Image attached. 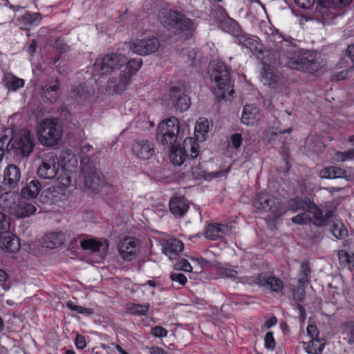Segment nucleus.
Segmentation results:
<instances>
[{"instance_id":"1","label":"nucleus","mask_w":354,"mask_h":354,"mask_svg":"<svg viewBox=\"0 0 354 354\" xmlns=\"http://www.w3.org/2000/svg\"><path fill=\"white\" fill-rule=\"evenodd\" d=\"M267 48L271 57L268 59L270 64L276 62L282 66L291 68L295 65L301 55L297 46L288 40L272 33L267 37Z\"/></svg>"},{"instance_id":"2","label":"nucleus","mask_w":354,"mask_h":354,"mask_svg":"<svg viewBox=\"0 0 354 354\" xmlns=\"http://www.w3.org/2000/svg\"><path fill=\"white\" fill-rule=\"evenodd\" d=\"M158 21L169 31L181 35L186 39L191 37L196 28V23L182 12L169 8L158 12Z\"/></svg>"},{"instance_id":"3","label":"nucleus","mask_w":354,"mask_h":354,"mask_svg":"<svg viewBox=\"0 0 354 354\" xmlns=\"http://www.w3.org/2000/svg\"><path fill=\"white\" fill-rule=\"evenodd\" d=\"M296 207L294 211L301 209L303 212L299 213L292 218V221L297 225H306L311 222L316 226H325L329 223V219L334 216V210H326L325 215L323 211L314 203V201H294Z\"/></svg>"},{"instance_id":"4","label":"nucleus","mask_w":354,"mask_h":354,"mask_svg":"<svg viewBox=\"0 0 354 354\" xmlns=\"http://www.w3.org/2000/svg\"><path fill=\"white\" fill-rule=\"evenodd\" d=\"M84 176V185L91 193L106 195L109 192H115L117 189L106 182L102 172L92 164L84 165L82 168Z\"/></svg>"},{"instance_id":"5","label":"nucleus","mask_w":354,"mask_h":354,"mask_svg":"<svg viewBox=\"0 0 354 354\" xmlns=\"http://www.w3.org/2000/svg\"><path fill=\"white\" fill-rule=\"evenodd\" d=\"M37 134L41 145L53 147L58 143L62 136V128L57 118H46L38 122Z\"/></svg>"},{"instance_id":"6","label":"nucleus","mask_w":354,"mask_h":354,"mask_svg":"<svg viewBox=\"0 0 354 354\" xmlns=\"http://www.w3.org/2000/svg\"><path fill=\"white\" fill-rule=\"evenodd\" d=\"M217 88L215 94L221 99H226L234 93L233 82L232 81L230 68L223 62H217L214 66L211 74Z\"/></svg>"},{"instance_id":"7","label":"nucleus","mask_w":354,"mask_h":354,"mask_svg":"<svg viewBox=\"0 0 354 354\" xmlns=\"http://www.w3.org/2000/svg\"><path fill=\"white\" fill-rule=\"evenodd\" d=\"M182 140L180 122L176 118L170 117L158 124L156 133V140L158 143L169 147Z\"/></svg>"},{"instance_id":"8","label":"nucleus","mask_w":354,"mask_h":354,"mask_svg":"<svg viewBox=\"0 0 354 354\" xmlns=\"http://www.w3.org/2000/svg\"><path fill=\"white\" fill-rule=\"evenodd\" d=\"M127 63V57L121 53H111L101 59H97L93 65V72L98 75L111 74Z\"/></svg>"},{"instance_id":"9","label":"nucleus","mask_w":354,"mask_h":354,"mask_svg":"<svg viewBox=\"0 0 354 354\" xmlns=\"http://www.w3.org/2000/svg\"><path fill=\"white\" fill-rule=\"evenodd\" d=\"M34 147V136L28 131L21 132L19 136L13 140L11 145L14 155L19 158L30 156Z\"/></svg>"},{"instance_id":"10","label":"nucleus","mask_w":354,"mask_h":354,"mask_svg":"<svg viewBox=\"0 0 354 354\" xmlns=\"http://www.w3.org/2000/svg\"><path fill=\"white\" fill-rule=\"evenodd\" d=\"M59 169V160L57 153L49 152L46 153L43 158L41 164L37 170L39 177L44 179L55 178Z\"/></svg>"},{"instance_id":"11","label":"nucleus","mask_w":354,"mask_h":354,"mask_svg":"<svg viewBox=\"0 0 354 354\" xmlns=\"http://www.w3.org/2000/svg\"><path fill=\"white\" fill-rule=\"evenodd\" d=\"M3 203H0L3 210L15 214L18 218L27 217L34 214L37 209L36 207L26 201H2Z\"/></svg>"},{"instance_id":"12","label":"nucleus","mask_w":354,"mask_h":354,"mask_svg":"<svg viewBox=\"0 0 354 354\" xmlns=\"http://www.w3.org/2000/svg\"><path fill=\"white\" fill-rule=\"evenodd\" d=\"M235 42L249 49L258 59H265V51L257 37L249 35L243 30L234 37Z\"/></svg>"},{"instance_id":"13","label":"nucleus","mask_w":354,"mask_h":354,"mask_svg":"<svg viewBox=\"0 0 354 354\" xmlns=\"http://www.w3.org/2000/svg\"><path fill=\"white\" fill-rule=\"evenodd\" d=\"M159 46V40L156 37L136 39L130 41V48L134 53L140 55H147L153 53Z\"/></svg>"},{"instance_id":"14","label":"nucleus","mask_w":354,"mask_h":354,"mask_svg":"<svg viewBox=\"0 0 354 354\" xmlns=\"http://www.w3.org/2000/svg\"><path fill=\"white\" fill-rule=\"evenodd\" d=\"M252 206L257 210L269 213L271 218H277L286 212V208L279 201H252Z\"/></svg>"},{"instance_id":"15","label":"nucleus","mask_w":354,"mask_h":354,"mask_svg":"<svg viewBox=\"0 0 354 354\" xmlns=\"http://www.w3.org/2000/svg\"><path fill=\"white\" fill-rule=\"evenodd\" d=\"M170 101L175 109L183 112L190 107L191 100L178 85H174L170 87Z\"/></svg>"},{"instance_id":"16","label":"nucleus","mask_w":354,"mask_h":354,"mask_svg":"<svg viewBox=\"0 0 354 354\" xmlns=\"http://www.w3.org/2000/svg\"><path fill=\"white\" fill-rule=\"evenodd\" d=\"M131 75L127 71H122L118 80L109 79L107 82L106 90L109 93L121 94L131 83Z\"/></svg>"},{"instance_id":"17","label":"nucleus","mask_w":354,"mask_h":354,"mask_svg":"<svg viewBox=\"0 0 354 354\" xmlns=\"http://www.w3.org/2000/svg\"><path fill=\"white\" fill-rule=\"evenodd\" d=\"M138 247V241L132 237L122 239L118 245L119 254L125 261H131L135 258Z\"/></svg>"},{"instance_id":"18","label":"nucleus","mask_w":354,"mask_h":354,"mask_svg":"<svg viewBox=\"0 0 354 354\" xmlns=\"http://www.w3.org/2000/svg\"><path fill=\"white\" fill-rule=\"evenodd\" d=\"M320 67L321 64L317 60L312 57L311 55L308 57L306 54L299 56L296 64H292L291 66L292 69L303 71L309 73H316Z\"/></svg>"},{"instance_id":"19","label":"nucleus","mask_w":354,"mask_h":354,"mask_svg":"<svg viewBox=\"0 0 354 354\" xmlns=\"http://www.w3.org/2000/svg\"><path fill=\"white\" fill-rule=\"evenodd\" d=\"M132 151L138 158L148 160L154 154V148L148 140H138L133 142Z\"/></svg>"},{"instance_id":"20","label":"nucleus","mask_w":354,"mask_h":354,"mask_svg":"<svg viewBox=\"0 0 354 354\" xmlns=\"http://www.w3.org/2000/svg\"><path fill=\"white\" fill-rule=\"evenodd\" d=\"M256 280L258 284L270 290L271 292L279 293L283 288V281L273 275L261 273L257 277Z\"/></svg>"},{"instance_id":"21","label":"nucleus","mask_w":354,"mask_h":354,"mask_svg":"<svg viewBox=\"0 0 354 354\" xmlns=\"http://www.w3.org/2000/svg\"><path fill=\"white\" fill-rule=\"evenodd\" d=\"M82 248L84 250H90L92 252H97L100 258L103 259L107 252L109 243L106 240L95 241L93 239H83L80 242Z\"/></svg>"},{"instance_id":"22","label":"nucleus","mask_w":354,"mask_h":354,"mask_svg":"<svg viewBox=\"0 0 354 354\" xmlns=\"http://www.w3.org/2000/svg\"><path fill=\"white\" fill-rule=\"evenodd\" d=\"M352 0H317V5L315 8V15L317 17H321L323 21L328 19L329 6L333 3L337 6H344L351 2Z\"/></svg>"},{"instance_id":"23","label":"nucleus","mask_w":354,"mask_h":354,"mask_svg":"<svg viewBox=\"0 0 354 354\" xmlns=\"http://www.w3.org/2000/svg\"><path fill=\"white\" fill-rule=\"evenodd\" d=\"M232 227L225 224L218 223L207 225L205 229V237L211 240H217L231 232Z\"/></svg>"},{"instance_id":"24","label":"nucleus","mask_w":354,"mask_h":354,"mask_svg":"<svg viewBox=\"0 0 354 354\" xmlns=\"http://www.w3.org/2000/svg\"><path fill=\"white\" fill-rule=\"evenodd\" d=\"M0 247L8 252H17L20 248L19 239L9 231L0 235Z\"/></svg>"},{"instance_id":"25","label":"nucleus","mask_w":354,"mask_h":354,"mask_svg":"<svg viewBox=\"0 0 354 354\" xmlns=\"http://www.w3.org/2000/svg\"><path fill=\"white\" fill-rule=\"evenodd\" d=\"M180 143L181 141H179L175 145L168 147L169 148V159L174 165L177 166L182 165L189 158L186 150L181 147Z\"/></svg>"},{"instance_id":"26","label":"nucleus","mask_w":354,"mask_h":354,"mask_svg":"<svg viewBox=\"0 0 354 354\" xmlns=\"http://www.w3.org/2000/svg\"><path fill=\"white\" fill-rule=\"evenodd\" d=\"M4 185L9 187L10 189L15 188L18 184L21 172L18 167L15 165H9L4 171Z\"/></svg>"},{"instance_id":"27","label":"nucleus","mask_w":354,"mask_h":354,"mask_svg":"<svg viewBox=\"0 0 354 354\" xmlns=\"http://www.w3.org/2000/svg\"><path fill=\"white\" fill-rule=\"evenodd\" d=\"M319 175L321 178L329 179L345 178L349 180L351 178V175H348L346 170L337 166L325 167L320 171Z\"/></svg>"},{"instance_id":"28","label":"nucleus","mask_w":354,"mask_h":354,"mask_svg":"<svg viewBox=\"0 0 354 354\" xmlns=\"http://www.w3.org/2000/svg\"><path fill=\"white\" fill-rule=\"evenodd\" d=\"M65 241V236L62 232H52L43 237L42 245L44 248L54 249L61 246Z\"/></svg>"},{"instance_id":"29","label":"nucleus","mask_w":354,"mask_h":354,"mask_svg":"<svg viewBox=\"0 0 354 354\" xmlns=\"http://www.w3.org/2000/svg\"><path fill=\"white\" fill-rule=\"evenodd\" d=\"M183 247L184 245L181 241L177 239H170L165 243L162 250L170 259H173L172 255L178 254L183 250Z\"/></svg>"},{"instance_id":"30","label":"nucleus","mask_w":354,"mask_h":354,"mask_svg":"<svg viewBox=\"0 0 354 354\" xmlns=\"http://www.w3.org/2000/svg\"><path fill=\"white\" fill-rule=\"evenodd\" d=\"M259 109L253 104H246L243 107L241 122L246 125L254 124Z\"/></svg>"},{"instance_id":"31","label":"nucleus","mask_w":354,"mask_h":354,"mask_svg":"<svg viewBox=\"0 0 354 354\" xmlns=\"http://www.w3.org/2000/svg\"><path fill=\"white\" fill-rule=\"evenodd\" d=\"M169 207L175 216L182 217L187 212L189 205L187 201H169Z\"/></svg>"},{"instance_id":"32","label":"nucleus","mask_w":354,"mask_h":354,"mask_svg":"<svg viewBox=\"0 0 354 354\" xmlns=\"http://www.w3.org/2000/svg\"><path fill=\"white\" fill-rule=\"evenodd\" d=\"M219 26L223 30L231 34L234 37L242 30L237 21L230 17L223 19Z\"/></svg>"},{"instance_id":"33","label":"nucleus","mask_w":354,"mask_h":354,"mask_svg":"<svg viewBox=\"0 0 354 354\" xmlns=\"http://www.w3.org/2000/svg\"><path fill=\"white\" fill-rule=\"evenodd\" d=\"M41 190V183L37 180H31L25 187L21 189V197L26 199V196L32 199L35 198Z\"/></svg>"},{"instance_id":"34","label":"nucleus","mask_w":354,"mask_h":354,"mask_svg":"<svg viewBox=\"0 0 354 354\" xmlns=\"http://www.w3.org/2000/svg\"><path fill=\"white\" fill-rule=\"evenodd\" d=\"M192 176L195 180H209L212 179L213 178L217 176L218 175V173H214V172H207L205 170L203 169L201 165L200 164L197 165H193L192 167Z\"/></svg>"},{"instance_id":"35","label":"nucleus","mask_w":354,"mask_h":354,"mask_svg":"<svg viewBox=\"0 0 354 354\" xmlns=\"http://www.w3.org/2000/svg\"><path fill=\"white\" fill-rule=\"evenodd\" d=\"M325 344L326 342L323 338L311 339L305 350L308 354H322Z\"/></svg>"},{"instance_id":"36","label":"nucleus","mask_w":354,"mask_h":354,"mask_svg":"<svg viewBox=\"0 0 354 354\" xmlns=\"http://www.w3.org/2000/svg\"><path fill=\"white\" fill-rule=\"evenodd\" d=\"M265 64L263 67V73L262 74V80L265 84H268L270 86H274L277 83V76L270 69L269 64H266V62L268 61L265 57V59L262 60Z\"/></svg>"},{"instance_id":"37","label":"nucleus","mask_w":354,"mask_h":354,"mask_svg":"<svg viewBox=\"0 0 354 354\" xmlns=\"http://www.w3.org/2000/svg\"><path fill=\"white\" fill-rule=\"evenodd\" d=\"M41 19L40 13L26 12L20 19L21 24L25 26H35L39 24Z\"/></svg>"},{"instance_id":"38","label":"nucleus","mask_w":354,"mask_h":354,"mask_svg":"<svg viewBox=\"0 0 354 354\" xmlns=\"http://www.w3.org/2000/svg\"><path fill=\"white\" fill-rule=\"evenodd\" d=\"M330 230L333 236L339 239L348 235V230L340 220L333 221Z\"/></svg>"},{"instance_id":"39","label":"nucleus","mask_w":354,"mask_h":354,"mask_svg":"<svg viewBox=\"0 0 354 354\" xmlns=\"http://www.w3.org/2000/svg\"><path fill=\"white\" fill-rule=\"evenodd\" d=\"M338 258L341 265L348 267L350 270L354 268V254L341 250L338 251Z\"/></svg>"},{"instance_id":"40","label":"nucleus","mask_w":354,"mask_h":354,"mask_svg":"<svg viewBox=\"0 0 354 354\" xmlns=\"http://www.w3.org/2000/svg\"><path fill=\"white\" fill-rule=\"evenodd\" d=\"M128 310L132 315L142 316L146 315L149 310V304H138L131 303L128 306Z\"/></svg>"},{"instance_id":"41","label":"nucleus","mask_w":354,"mask_h":354,"mask_svg":"<svg viewBox=\"0 0 354 354\" xmlns=\"http://www.w3.org/2000/svg\"><path fill=\"white\" fill-rule=\"evenodd\" d=\"M127 68L124 71H127L128 75L133 77V75L140 68L142 64V60L140 58L127 59Z\"/></svg>"},{"instance_id":"42","label":"nucleus","mask_w":354,"mask_h":354,"mask_svg":"<svg viewBox=\"0 0 354 354\" xmlns=\"http://www.w3.org/2000/svg\"><path fill=\"white\" fill-rule=\"evenodd\" d=\"M209 131V123L207 120H203L200 122H198L195 127V136L198 138V133H200L202 134L203 140L205 139V134Z\"/></svg>"},{"instance_id":"43","label":"nucleus","mask_w":354,"mask_h":354,"mask_svg":"<svg viewBox=\"0 0 354 354\" xmlns=\"http://www.w3.org/2000/svg\"><path fill=\"white\" fill-rule=\"evenodd\" d=\"M10 229V219L4 213L0 212V235L8 232Z\"/></svg>"},{"instance_id":"44","label":"nucleus","mask_w":354,"mask_h":354,"mask_svg":"<svg viewBox=\"0 0 354 354\" xmlns=\"http://www.w3.org/2000/svg\"><path fill=\"white\" fill-rule=\"evenodd\" d=\"M24 82L22 79L17 78L15 76L7 80L6 86L9 89L16 90L24 86Z\"/></svg>"},{"instance_id":"45","label":"nucleus","mask_w":354,"mask_h":354,"mask_svg":"<svg viewBox=\"0 0 354 354\" xmlns=\"http://www.w3.org/2000/svg\"><path fill=\"white\" fill-rule=\"evenodd\" d=\"M175 269L185 272H192V267L189 261L185 259H179L175 263Z\"/></svg>"},{"instance_id":"46","label":"nucleus","mask_w":354,"mask_h":354,"mask_svg":"<svg viewBox=\"0 0 354 354\" xmlns=\"http://www.w3.org/2000/svg\"><path fill=\"white\" fill-rule=\"evenodd\" d=\"M337 160L346 161L354 158V149H349L346 151H338L335 153Z\"/></svg>"},{"instance_id":"47","label":"nucleus","mask_w":354,"mask_h":354,"mask_svg":"<svg viewBox=\"0 0 354 354\" xmlns=\"http://www.w3.org/2000/svg\"><path fill=\"white\" fill-rule=\"evenodd\" d=\"M73 93H75V95L84 98L91 95V92L88 87L83 84H80L75 88L73 89Z\"/></svg>"},{"instance_id":"48","label":"nucleus","mask_w":354,"mask_h":354,"mask_svg":"<svg viewBox=\"0 0 354 354\" xmlns=\"http://www.w3.org/2000/svg\"><path fill=\"white\" fill-rule=\"evenodd\" d=\"M171 280L177 282L181 286L185 285L187 283V277L182 273H171L169 275Z\"/></svg>"},{"instance_id":"49","label":"nucleus","mask_w":354,"mask_h":354,"mask_svg":"<svg viewBox=\"0 0 354 354\" xmlns=\"http://www.w3.org/2000/svg\"><path fill=\"white\" fill-rule=\"evenodd\" d=\"M265 346L266 348L273 350L275 348V342L272 332L266 333L265 338Z\"/></svg>"},{"instance_id":"50","label":"nucleus","mask_w":354,"mask_h":354,"mask_svg":"<svg viewBox=\"0 0 354 354\" xmlns=\"http://www.w3.org/2000/svg\"><path fill=\"white\" fill-rule=\"evenodd\" d=\"M52 91L60 93V84L59 83L58 78H56L55 84L49 86L46 85L45 86V88L44 89V94L45 96H48V95Z\"/></svg>"},{"instance_id":"51","label":"nucleus","mask_w":354,"mask_h":354,"mask_svg":"<svg viewBox=\"0 0 354 354\" xmlns=\"http://www.w3.org/2000/svg\"><path fill=\"white\" fill-rule=\"evenodd\" d=\"M238 272L235 270L229 268H222L220 271V274L223 278H228L235 279Z\"/></svg>"},{"instance_id":"52","label":"nucleus","mask_w":354,"mask_h":354,"mask_svg":"<svg viewBox=\"0 0 354 354\" xmlns=\"http://www.w3.org/2000/svg\"><path fill=\"white\" fill-rule=\"evenodd\" d=\"M230 142H231L232 147L234 149H238L242 145V142H243L242 136L238 133L232 134L230 138Z\"/></svg>"},{"instance_id":"53","label":"nucleus","mask_w":354,"mask_h":354,"mask_svg":"<svg viewBox=\"0 0 354 354\" xmlns=\"http://www.w3.org/2000/svg\"><path fill=\"white\" fill-rule=\"evenodd\" d=\"M151 334L156 337H164L167 335V330L162 326H155L151 330Z\"/></svg>"},{"instance_id":"54","label":"nucleus","mask_w":354,"mask_h":354,"mask_svg":"<svg viewBox=\"0 0 354 354\" xmlns=\"http://www.w3.org/2000/svg\"><path fill=\"white\" fill-rule=\"evenodd\" d=\"M189 142H192L190 151L191 154L189 156L188 159L194 160L198 156L199 154V146L196 142H192V139H189Z\"/></svg>"},{"instance_id":"55","label":"nucleus","mask_w":354,"mask_h":354,"mask_svg":"<svg viewBox=\"0 0 354 354\" xmlns=\"http://www.w3.org/2000/svg\"><path fill=\"white\" fill-rule=\"evenodd\" d=\"M216 17L219 23L223 21V19L229 17L225 10L221 6H218L215 8Z\"/></svg>"},{"instance_id":"56","label":"nucleus","mask_w":354,"mask_h":354,"mask_svg":"<svg viewBox=\"0 0 354 354\" xmlns=\"http://www.w3.org/2000/svg\"><path fill=\"white\" fill-rule=\"evenodd\" d=\"M41 205H38L39 207L41 208V211L44 212H53L55 211L52 207L54 205L53 201H39Z\"/></svg>"},{"instance_id":"57","label":"nucleus","mask_w":354,"mask_h":354,"mask_svg":"<svg viewBox=\"0 0 354 354\" xmlns=\"http://www.w3.org/2000/svg\"><path fill=\"white\" fill-rule=\"evenodd\" d=\"M7 136L0 138V162L5 155V149L8 148L9 142Z\"/></svg>"},{"instance_id":"58","label":"nucleus","mask_w":354,"mask_h":354,"mask_svg":"<svg viewBox=\"0 0 354 354\" xmlns=\"http://www.w3.org/2000/svg\"><path fill=\"white\" fill-rule=\"evenodd\" d=\"M311 272L310 268L308 262H303L301 265L299 276L309 279V275Z\"/></svg>"},{"instance_id":"59","label":"nucleus","mask_w":354,"mask_h":354,"mask_svg":"<svg viewBox=\"0 0 354 354\" xmlns=\"http://www.w3.org/2000/svg\"><path fill=\"white\" fill-rule=\"evenodd\" d=\"M353 68V66H352L351 68H350L349 69H348L346 71H340L339 73H338L337 74L334 75L332 77V80L337 82V81H340V80H342L346 78L348 76V74L349 73H351V71H352Z\"/></svg>"},{"instance_id":"60","label":"nucleus","mask_w":354,"mask_h":354,"mask_svg":"<svg viewBox=\"0 0 354 354\" xmlns=\"http://www.w3.org/2000/svg\"><path fill=\"white\" fill-rule=\"evenodd\" d=\"M75 346L77 349H83L86 346V342L84 337L82 335L77 334L75 341Z\"/></svg>"},{"instance_id":"61","label":"nucleus","mask_w":354,"mask_h":354,"mask_svg":"<svg viewBox=\"0 0 354 354\" xmlns=\"http://www.w3.org/2000/svg\"><path fill=\"white\" fill-rule=\"evenodd\" d=\"M307 333L311 339L318 338L319 332L315 325H308L307 327Z\"/></svg>"},{"instance_id":"62","label":"nucleus","mask_w":354,"mask_h":354,"mask_svg":"<svg viewBox=\"0 0 354 354\" xmlns=\"http://www.w3.org/2000/svg\"><path fill=\"white\" fill-rule=\"evenodd\" d=\"M294 299L298 301H302L305 297L304 288L294 289L292 292Z\"/></svg>"},{"instance_id":"63","label":"nucleus","mask_w":354,"mask_h":354,"mask_svg":"<svg viewBox=\"0 0 354 354\" xmlns=\"http://www.w3.org/2000/svg\"><path fill=\"white\" fill-rule=\"evenodd\" d=\"M55 45L61 53L66 52L68 48V46L60 39H57L55 40Z\"/></svg>"},{"instance_id":"64","label":"nucleus","mask_w":354,"mask_h":354,"mask_svg":"<svg viewBox=\"0 0 354 354\" xmlns=\"http://www.w3.org/2000/svg\"><path fill=\"white\" fill-rule=\"evenodd\" d=\"M150 354H167V353L157 346H151L149 348Z\"/></svg>"}]
</instances>
